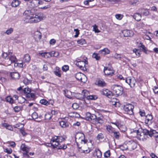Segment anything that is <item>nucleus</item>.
Instances as JSON below:
<instances>
[{"mask_svg": "<svg viewBox=\"0 0 158 158\" xmlns=\"http://www.w3.org/2000/svg\"><path fill=\"white\" fill-rule=\"evenodd\" d=\"M35 9L31 8V9L25 10L23 13L26 20L28 23H35L40 22L42 19L43 14L41 13L34 14Z\"/></svg>", "mask_w": 158, "mask_h": 158, "instance_id": "nucleus-1", "label": "nucleus"}, {"mask_svg": "<svg viewBox=\"0 0 158 158\" xmlns=\"http://www.w3.org/2000/svg\"><path fill=\"white\" fill-rule=\"evenodd\" d=\"M65 136H55L53 137L51 140V145L53 148L57 147L59 149H65L67 148L66 144H61L60 143L64 141L66 138Z\"/></svg>", "mask_w": 158, "mask_h": 158, "instance_id": "nucleus-2", "label": "nucleus"}, {"mask_svg": "<svg viewBox=\"0 0 158 158\" xmlns=\"http://www.w3.org/2000/svg\"><path fill=\"white\" fill-rule=\"evenodd\" d=\"M75 139L77 143L78 148L80 149L82 147L80 146L79 143L81 144H86L87 140L85 139L84 135V134H79L76 135L75 136Z\"/></svg>", "mask_w": 158, "mask_h": 158, "instance_id": "nucleus-3", "label": "nucleus"}, {"mask_svg": "<svg viewBox=\"0 0 158 158\" xmlns=\"http://www.w3.org/2000/svg\"><path fill=\"white\" fill-rule=\"evenodd\" d=\"M111 88L118 96L121 95L123 93V89L121 86L114 85H112Z\"/></svg>", "mask_w": 158, "mask_h": 158, "instance_id": "nucleus-4", "label": "nucleus"}, {"mask_svg": "<svg viewBox=\"0 0 158 158\" xmlns=\"http://www.w3.org/2000/svg\"><path fill=\"white\" fill-rule=\"evenodd\" d=\"M149 130L146 129H144L143 131L140 133L139 131V133L137 137L140 140L143 141L144 140L146 139L148 135Z\"/></svg>", "mask_w": 158, "mask_h": 158, "instance_id": "nucleus-5", "label": "nucleus"}, {"mask_svg": "<svg viewBox=\"0 0 158 158\" xmlns=\"http://www.w3.org/2000/svg\"><path fill=\"white\" fill-rule=\"evenodd\" d=\"M134 108V106L131 104H127L124 106L123 109L126 113L131 115L133 114Z\"/></svg>", "mask_w": 158, "mask_h": 158, "instance_id": "nucleus-6", "label": "nucleus"}, {"mask_svg": "<svg viewBox=\"0 0 158 158\" xmlns=\"http://www.w3.org/2000/svg\"><path fill=\"white\" fill-rule=\"evenodd\" d=\"M76 78L78 81L83 83H85L87 81V77L83 73H78L76 75Z\"/></svg>", "mask_w": 158, "mask_h": 158, "instance_id": "nucleus-7", "label": "nucleus"}, {"mask_svg": "<svg viewBox=\"0 0 158 158\" xmlns=\"http://www.w3.org/2000/svg\"><path fill=\"white\" fill-rule=\"evenodd\" d=\"M82 93L83 94L84 98L87 99L95 100L97 98L96 96L88 95L89 92L86 90H83Z\"/></svg>", "mask_w": 158, "mask_h": 158, "instance_id": "nucleus-8", "label": "nucleus"}, {"mask_svg": "<svg viewBox=\"0 0 158 158\" xmlns=\"http://www.w3.org/2000/svg\"><path fill=\"white\" fill-rule=\"evenodd\" d=\"M30 5L32 7H37L39 5H42L44 2L40 0H31L29 2Z\"/></svg>", "mask_w": 158, "mask_h": 158, "instance_id": "nucleus-9", "label": "nucleus"}, {"mask_svg": "<svg viewBox=\"0 0 158 158\" xmlns=\"http://www.w3.org/2000/svg\"><path fill=\"white\" fill-rule=\"evenodd\" d=\"M17 60V59L15 56L8 57L5 61L6 64L9 65L13 63H15Z\"/></svg>", "mask_w": 158, "mask_h": 158, "instance_id": "nucleus-10", "label": "nucleus"}, {"mask_svg": "<svg viewBox=\"0 0 158 158\" xmlns=\"http://www.w3.org/2000/svg\"><path fill=\"white\" fill-rule=\"evenodd\" d=\"M100 92L102 95H105L109 98L113 95V93L107 89H103Z\"/></svg>", "mask_w": 158, "mask_h": 158, "instance_id": "nucleus-11", "label": "nucleus"}, {"mask_svg": "<svg viewBox=\"0 0 158 158\" xmlns=\"http://www.w3.org/2000/svg\"><path fill=\"white\" fill-rule=\"evenodd\" d=\"M88 63V61L87 60L79 61H78L76 63V65L78 66L81 69L85 70L86 69L85 67V64Z\"/></svg>", "mask_w": 158, "mask_h": 158, "instance_id": "nucleus-12", "label": "nucleus"}, {"mask_svg": "<svg viewBox=\"0 0 158 158\" xmlns=\"http://www.w3.org/2000/svg\"><path fill=\"white\" fill-rule=\"evenodd\" d=\"M98 116L95 121V123L97 124L99 123L102 124L103 123V117L101 114H100L99 113H97Z\"/></svg>", "mask_w": 158, "mask_h": 158, "instance_id": "nucleus-13", "label": "nucleus"}, {"mask_svg": "<svg viewBox=\"0 0 158 158\" xmlns=\"http://www.w3.org/2000/svg\"><path fill=\"white\" fill-rule=\"evenodd\" d=\"M126 81L130 85L131 87H133L135 86L136 82L134 78L127 79Z\"/></svg>", "mask_w": 158, "mask_h": 158, "instance_id": "nucleus-14", "label": "nucleus"}, {"mask_svg": "<svg viewBox=\"0 0 158 158\" xmlns=\"http://www.w3.org/2000/svg\"><path fill=\"white\" fill-rule=\"evenodd\" d=\"M20 148L22 150L25 152V153H23L24 155L25 156H27V157L29 155L27 153L29 151L30 148L26 146L24 144H22Z\"/></svg>", "mask_w": 158, "mask_h": 158, "instance_id": "nucleus-15", "label": "nucleus"}, {"mask_svg": "<svg viewBox=\"0 0 158 158\" xmlns=\"http://www.w3.org/2000/svg\"><path fill=\"white\" fill-rule=\"evenodd\" d=\"M122 33L125 37H130L133 35V32L130 30H124L122 31Z\"/></svg>", "mask_w": 158, "mask_h": 158, "instance_id": "nucleus-16", "label": "nucleus"}, {"mask_svg": "<svg viewBox=\"0 0 158 158\" xmlns=\"http://www.w3.org/2000/svg\"><path fill=\"white\" fill-rule=\"evenodd\" d=\"M34 37L35 40L38 41L41 38L42 34L40 31H37L34 32Z\"/></svg>", "mask_w": 158, "mask_h": 158, "instance_id": "nucleus-17", "label": "nucleus"}, {"mask_svg": "<svg viewBox=\"0 0 158 158\" xmlns=\"http://www.w3.org/2000/svg\"><path fill=\"white\" fill-rule=\"evenodd\" d=\"M96 84L99 87H104L106 86V84L102 79H98L96 81Z\"/></svg>", "mask_w": 158, "mask_h": 158, "instance_id": "nucleus-18", "label": "nucleus"}, {"mask_svg": "<svg viewBox=\"0 0 158 158\" xmlns=\"http://www.w3.org/2000/svg\"><path fill=\"white\" fill-rule=\"evenodd\" d=\"M148 135L151 137L153 136L156 138H158V133L155 130L151 129L149 131Z\"/></svg>", "mask_w": 158, "mask_h": 158, "instance_id": "nucleus-19", "label": "nucleus"}, {"mask_svg": "<svg viewBox=\"0 0 158 158\" xmlns=\"http://www.w3.org/2000/svg\"><path fill=\"white\" fill-rule=\"evenodd\" d=\"M104 72L105 75H107L112 76L114 73L113 71L111 70L110 68L106 67H104Z\"/></svg>", "mask_w": 158, "mask_h": 158, "instance_id": "nucleus-20", "label": "nucleus"}, {"mask_svg": "<svg viewBox=\"0 0 158 158\" xmlns=\"http://www.w3.org/2000/svg\"><path fill=\"white\" fill-rule=\"evenodd\" d=\"M152 119V117L151 115L148 114L146 116L145 123L146 124H150L152 123L151 121Z\"/></svg>", "mask_w": 158, "mask_h": 158, "instance_id": "nucleus-21", "label": "nucleus"}, {"mask_svg": "<svg viewBox=\"0 0 158 158\" xmlns=\"http://www.w3.org/2000/svg\"><path fill=\"white\" fill-rule=\"evenodd\" d=\"M31 58L30 55L28 54H26L24 56L23 59V61L25 63H28L30 61Z\"/></svg>", "mask_w": 158, "mask_h": 158, "instance_id": "nucleus-22", "label": "nucleus"}, {"mask_svg": "<svg viewBox=\"0 0 158 158\" xmlns=\"http://www.w3.org/2000/svg\"><path fill=\"white\" fill-rule=\"evenodd\" d=\"M99 53L103 55H106L110 53V51L107 48H105L99 51Z\"/></svg>", "mask_w": 158, "mask_h": 158, "instance_id": "nucleus-23", "label": "nucleus"}, {"mask_svg": "<svg viewBox=\"0 0 158 158\" xmlns=\"http://www.w3.org/2000/svg\"><path fill=\"white\" fill-rule=\"evenodd\" d=\"M133 18L137 21L140 20L141 18V15L139 13H135L133 15Z\"/></svg>", "mask_w": 158, "mask_h": 158, "instance_id": "nucleus-24", "label": "nucleus"}, {"mask_svg": "<svg viewBox=\"0 0 158 158\" xmlns=\"http://www.w3.org/2000/svg\"><path fill=\"white\" fill-rule=\"evenodd\" d=\"M20 2L19 0H13L11 3V6L13 7H16L20 4Z\"/></svg>", "mask_w": 158, "mask_h": 158, "instance_id": "nucleus-25", "label": "nucleus"}, {"mask_svg": "<svg viewBox=\"0 0 158 158\" xmlns=\"http://www.w3.org/2000/svg\"><path fill=\"white\" fill-rule=\"evenodd\" d=\"M10 75L11 77L15 79H18L19 77V74L17 72L12 73Z\"/></svg>", "mask_w": 158, "mask_h": 158, "instance_id": "nucleus-26", "label": "nucleus"}, {"mask_svg": "<svg viewBox=\"0 0 158 158\" xmlns=\"http://www.w3.org/2000/svg\"><path fill=\"white\" fill-rule=\"evenodd\" d=\"M106 128L107 131L112 134L115 131L114 128L111 126H107Z\"/></svg>", "mask_w": 158, "mask_h": 158, "instance_id": "nucleus-27", "label": "nucleus"}, {"mask_svg": "<svg viewBox=\"0 0 158 158\" xmlns=\"http://www.w3.org/2000/svg\"><path fill=\"white\" fill-rule=\"evenodd\" d=\"M64 94L66 97L69 98H72V93L71 92L68 90H65L64 91Z\"/></svg>", "mask_w": 158, "mask_h": 158, "instance_id": "nucleus-28", "label": "nucleus"}, {"mask_svg": "<svg viewBox=\"0 0 158 158\" xmlns=\"http://www.w3.org/2000/svg\"><path fill=\"white\" fill-rule=\"evenodd\" d=\"M112 134L114 138L117 139H118L120 136V134L119 131H115Z\"/></svg>", "mask_w": 158, "mask_h": 158, "instance_id": "nucleus-29", "label": "nucleus"}, {"mask_svg": "<svg viewBox=\"0 0 158 158\" xmlns=\"http://www.w3.org/2000/svg\"><path fill=\"white\" fill-rule=\"evenodd\" d=\"M61 70L59 68L56 67V68L55 70L54 71V74L57 76L59 77H61L60 72Z\"/></svg>", "mask_w": 158, "mask_h": 158, "instance_id": "nucleus-30", "label": "nucleus"}, {"mask_svg": "<svg viewBox=\"0 0 158 158\" xmlns=\"http://www.w3.org/2000/svg\"><path fill=\"white\" fill-rule=\"evenodd\" d=\"M59 124L60 126L63 128L69 126L68 123L63 121L59 122Z\"/></svg>", "mask_w": 158, "mask_h": 158, "instance_id": "nucleus-31", "label": "nucleus"}, {"mask_svg": "<svg viewBox=\"0 0 158 158\" xmlns=\"http://www.w3.org/2000/svg\"><path fill=\"white\" fill-rule=\"evenodd\" d=\"M94 154H96L97 158H101L102 156V152L99 149L96 150Z\"/></svg>", "mask_w": 158, "mask_h": 158, "instance_id": "nucleus-32", "label": "nucleus"}, {"mask_svg": "<svg viewBox=\"0 0 158 158\" xmlns=\"http://www.w3.org/2000/svg\"><path fill=\"white\" fill-rule=\"evenodd\" d=\"M6 102L10 103H12L14 102V99L10 96H8L6 97Z\"/></svg>", "mask_w": 158, "mask_h": 158, "instance_id": "nucleus-33", "label": "nucleus"}, {"mask_svg": "<svg viewBox=\"0 0 158 158\" xmlns=\"http://www.w3.org/2000/svg\"><path fill=\"white\" fill-rule=\"evenodd\" d=\"M3 127H5L6 128L10 131H13V128L10 125L6 123H4L2 124Z\"/></svg>", "mask_w": 158, "mask_h": 158, "instance_id": "nucleus-34", "label": "nucleus"}, {"mask_svg": "<svg viewBox=\"0 0 158 158\" xmlns=\"http://www.w3.org/2000/svg\"><path fill=\"white\" fill-rule=\"evenodd\" d=\"M55 52L54 51L52 52H46L45 58H48L52 56H55L54 54Z\"/></svg>", "mask_w": 158, "mask_h": 158, "instance_id": "nucleus-35", "label": "nucleus"}, {"mask_svg": "<svg viewBox=\"0 0 158 158\" xmlns=\"http://www.w3.org/2000/svg\"><path fill=\"white\" fill-rule=\"evenodd\" d=\"M139 3V2L138 0H135L133 1H131L129 2L130 5L133 6H136V5L138 4Z\"/></svg>", "mask_w": 158, "mask_h": 158, "instance_id": "nucleus-36", "label": "nucleus"}, {"mask_svg": "<svg viewBox=\"0 0 158 158\" xmlns=\"http://www.w3.org/2000/svg\"><path fill=\"white\" fill-rule=\"evenodd\" d=\"M77 43L81 45H83L86 43V41L84 39H81L77 41Z\"/></svg>", "mask_w": 158, "mask_h": 158, "instance_id": "nucleus-37", "label": "nucleus"}, {"mask_svg": "<svg viewBox=\"0 0 158 158\" xmlns=\"http://www.w3.org/2000/svg\"><path fill=\"white\" fill-rule=\"evenodd\" d=\"M138 46L139 48L140 47L142 48V51L144 52H147L146 48L142 44V43H140Z\"/></svg>", "mask_w": 158, "mask_h": 158, "instance_id": "nucleus-38", "label": "nucleus"}, {"mask_svg": "<svg viewBox=\"0 0 158 158\" xmlns=\"http://www.w3.org/2000/svg\"><path fill=\"white\" fill-rule=\"evenodd\" d=\"M22 108V107L16 106L14 107V109L15 112H18L20 111Z\"/></svg>", "mask_w": 158, "mask_h": 158, "instance_id": "nucleus-39", "label": "nucleus"}, {"mask_svg": "<svg viewBox=\"0 0 158 158\" xmlns=\"http://www.w3.org/2000/svg\"><path fill=\"white\" fill-rule=\"evenodd\" d=\"M13 29L12 28H10L9 29H7L6 31H5V32L6 34L7 35H9L12 33L13 32Z\"/></svg>", "mask_w": 158, "mask_h": 158, "instance_id": "nucleus-40", "label": "nucleus"}, {"mask_svg": "<svg viewBox=\"0 0 158 158\" xmlns=\"http://www.w3.org/2000/svg\"><path fill=\"white\" fill-rule=\"evenodd\" d=\"M40 102L42 104L48 105L49 104L48 102L45 99H41L40 101Z\"/></svg>", "mask_w": 158, "mask_h": 158, "instance_id": "nucleus-41", "label": "nucleus"}, {"mask_svg": "<svg viewBox=\"0 0 158 158\" xmlns=\"http://www.w3.org/2000/svg\"><path fill=\"white\" fill-rule=\"evenodd\" d=\"M133 52L135 53L136 55L138 56H139L140 55V51L139 50L135 48L133 50Z\"/></svg>", "mask_w": 158, "mask_h": 158, "instance_id": "nucleus-42", "label": "nucleus"}, {"mask_svg": "<svg viewBox=\"0 0 158 158\" xmlns=\"http://www.w3.org/2000/svg\"><path fill=\"white\" fill-rule=\"evenodd\" d=\"M24 93L25 94H27L28 93H29L31 92V89L30 88H29L28 87L27 88H25L23 90Z\"/></svg>", "mask_w": 158, "mask_h": 158, "instance_id": "nucleus-43", "label": "nucleus"}, {"mask_svg": "<svg viewBox=\"0 0 158 158\" xmlns=\"http://www.w3.org/2000/svg\"><path fill=\"white\" fill-rule=\"evenodd\" d=\"M142 12L143 15L145 16H148L150 13L149 11L145 9H142Z\"/></svg>", "mask_w": 158, "mask_h": 158, "instance_id": "nucleus-44", "label": "nucleus"}, {"mask_svg": "<svg viewBox=\"0 0 158 158\" xmlns=\"http://www.w3.org/2000/svg\"><path fill=\"white\" fill-rule=\"evenodd\" d=\"M52 115L49 113H47L45 114V118L46 120H50L52 117Z\"/></svg>", "mask_w": 158, "mask_h": 158, "instance_id": "nucleus-45", "label": "nucleus"}, {"mask_svg": "<svg viewBox=\"0 0 158 158\" xmlns=\"http://www.w3.org/2000/svg\"><path fill=\"white\" fill-rule=\"evenodd\" d=\"M27 97L29 98H35V95L34 94L31 93H29L27 94Z\"/></svg>", "mask_w": 158, "mask_h": 158, "instance_id": "nucleus-46", "label": "nucleus"}, {"mask_svg": "<svg viewBox=\"0 0 158 158\" xmlns=\"http://www.w3.org/2000/svg\"><path fill=\"white\" fill-rule=\"evenodd\" d=\"M104 138V136L101 133H99L98 134L97 136V139L100 140L101 139H102Z\"/></svg>", "mask_w": 158, "mask_h": 158, "instance_id": "nucleus-47", "label": "nucleus"}, {"mask_svg": "<svg viewBox=\"0 0 158 158\" xmlns=\"http://www.w3.org/2000/svg\"><path fill=\"white\" fill-rule=\"evenodd\" d=\"M123 15L120 14H116L115 15L116 18L119 20H121L123 18Z\"/></svg>", "mask_w": 158, "mask_h": 158, "instance_id": "nucleus-48", "label": "nucleus"}, {"mask_svg": "<svg viewBox=\"0 0 158 158\" xmlns=\"http://www.w3.org/2000/svg\"><path fill=\"white\" fill-rule=\"evenodd\" d=\"M98 116L97 113H96V114H92L91 115V116L90 117V120H94V121H95L96 119L97 118V116Z\"/></svg>", "mask_w": 158, "mask_h": 158, "instance_id": "nucleus-49", "label": "nucleus"}, {"mask_svg": "<svg viewBox=\"0 0 158 158\" xmlns=\"http://www.w3.org/2000/svg\"><path fill=\"white\" fill-rule=\"evenodd\" d=\"M24 84L26 85H28L31 82V81L28 80L27 78H25L23 80Z\"/></svg>", "mask_w": 158, "mask_h": 158, "instance_id": "nucleus-50", "label": "nucleus"}, {"mask_svg": "<svg viewBox=\"0 0 158 158\" xmlns=\"http://www.w3.org/2000/svg\"><path fill=\"white\" fill-rule=\"evenodd\" d=\"M93 57L96 60H99L100 59V57L98 56V55L96 53H93Z\"/></svg>", "mask_w": 158, "mask_h": 158, "instance_id": "nucleus-51", "label": "nucleus"}, {"mask_svg": "<svg viewBox=\"0 0 158 158\" xmlns=\"http://www.w3.org/2000/svg\"><path fill=\"white\" fill-rule=\"evenodd\" d=\"M69 67L67 65H64L62 68V70L64 72H66L69 70Z\"/></svg>", "mask_w": 158, "mask_h": 158, "instance_id": "nucleus-52", "label": "nucleus"}, {"mask_svg": "<svg viewBox=\"0 0 158 158\" xmlns=\"http://www.w3.org/2000/svg\"><path fill=\"white\" fill-rule=\"evenodd\" d=\"M104 156L105 157L108 158L109 157L110 155V152L109 150L106 151L104 154Z\"/></svg>", "mask_w": 158, "mask_h": 158, "instance_id": "nucleus-53", "label": "nucleus"}, {"mask_svg": "<svg viewBox=\"0 0 158 158\" xmlns=\"http://www.w3.org/2000/svg\"><path fill=\"white\" fill-rule=\"evenodd\" d=\"M32 118L33 119H35L38 118V115L37 113L34 112L31 114Z\"/></svg>", "mask_w": 158, "mask_h": 158, "instance_id": "nucleus-54", "label": "nucleus"}, {"mask_svg": "<svg viewBox=\"0 0 158 158\" xmlns=\"http://www.w3.org/2000/svg\"><path fill=\"white\" fill-rule=\"evenodd\" d=\"M139 131L138 130H134L133 131L131 132V133L132 134H133L134 135V137H137L138 134L139 133Z\"/></svg>", "mask_w": 158, "mask_h": 158, "instance_id": "nucleus-55", "label": "nucleus"}, {"mask_svg": "<svg viewBox=\"0 0 158 158\" xmlns=\"http://www.w3.org/2000/svg\"><path fill=\"white\" fill-rule=\"evenodd\" d=\"M72 107L73 109H77L78 108L79 106L77 103H75L73 104Z\"/></svg>", "mask_w": 158, "mask_h": 158, "instance_id": "nucleus-56", "label": "nucleus"}, {"mask_svg": "<svg viewBox=\"0 0 158 158\" xmlns=\"http://www.w3.org/2000/svg\"><path fill=\"white\" fill-rule=\"evenodd\" d=\"M4 152H5L9 154H10L12 153V150L11 149H10V148H9V149L6 148L5 149Z\"/></svg>", "mask_w": 158, "mask_h": 158, "instance_id": "nucleus-57", "label": "nucleus"}, {"mask_svg": "<svg viewBox=\"0 0 158 158\" xmlns=\"http://www.w3.org/2000/svg\"><path fill=\"white\" fill-rule=\"evenodd\" d=\"M91 114L89 112H87L86 114V118H88L87 119L89 120H90Z\"/></svg>", "mask_w": 158, "mask_h": 158, "instance_id": "nucleus-58", "label": "nucleus"}, {"mask_svg": "<svg viewBox=\"0 0 158 158\" xmlns=\"http://www.w3.org/2000/svg\"><path fill=\"white\" fill-rule=\"evenodd\" d=\"M2 56L4 58L6 59L8 58V54L6 52H4L2 54Z\"/></svg>", "mask_w": 158, "mask_h": 158, "instance_id": "nucleus-59", "label": "nucleus"}, {"mask_svg": "<svg viewBox=\"0 0 158 158\" xmlns=\"http://www.w3.org/2000/svg\"><path fill=\"white\" fill-rule=\"evenodd\" d=\"M93 30L94 31L95 33H98L100 31L98 29L96 25L94 26Z\"/></svg>", "mask_w": 158, "mask_h": 158, "instance_id": "nucleus-60", "label": "nucleus"}, {"mask_svg": "<svg viewBox=\"0 0 158 158\" xmlns=\"http://www.w3.org/2000/svg\"><path fill=\"white\" fill-rule=\"evenodd\" d=\"M20 132L22 134L23 136H25L27 134V133H26L24 130L23 129V128L20 129Z\"/></svg>", "mask_w": 158, "mask_h": 158, "instance_id": "nucleus-61", "label": "nucleus"}, {"mask_svg": "<svg viewBox=\"0 0 158 158\" xmlns=\"http://www.w3.org/2000/svg\"><path fill=\"white\" fill-rule=\"evenodd\" d=\"M114 57L116 59H120L121 58L120 56V55L117 53H115L114 54Z\"/></svg>", "mask_w": 158, "mask_h": 158, "instance_id": "nucleus-62", "label": "nucleus"}, {"mask_svg": "<svg viewBox=\"0 0 158 158\" xmlns=\"http://www.w3.org/2000/svg\"><path fill=\"white\" fill-rule=\"evenodd\" d=\"M21 127V129L23 128V124H18L16 125L15 128H18L19 127Z\"/></svg>", "mask_w": 158, "mask_h": 158, "instance_id": "nucleus-63", "label": "nucleus"}, {"mask_svg": "<svg viewBox=\"0 0 158 158\" xmlns=\"http://www.w3.org/2000/svg\"><path fill=\"white\" fill-rule=\"evenodd\" d=\"M153 91L155 93L158 94V88L155 87L154 89H153Z\"/></svg>", "mask_w": 158, "mask_h": 158, "instance_id": "nucleus-64", "label": "nucleus"}]
</instances>
